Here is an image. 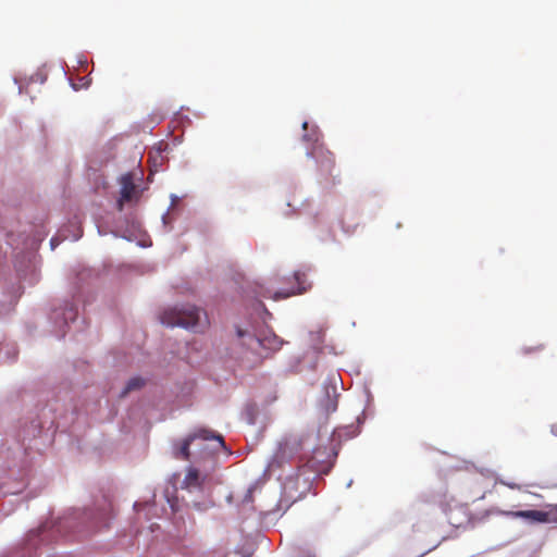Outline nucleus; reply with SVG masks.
I'll list each match as a JSON object with an SVG mask.
<instances>
[{
	"mask_svg": "<svg viewBox=\"0 0 557 557\" xmlns=\"http://www.w3.org/2000/svg\"><path fill=\"white\" fill-rule=\"evenodd\" d=\"M161 323L168 326H182L202 332L209 325L207 313L193 305L170 308L160 315Z\"/></svg>",
	"mask_w": 557,
	"mask_h": 557,
	"instance_id": "obj_1",
	"label": "nucleus"
},
{
	"mask_svg": "<svg viewBox=\"0 0 557 557\" xmlns=\"http://www.w3.org/2000/svg\"><path fill=\"white\" fill-rule=\"evenodd\" d=\"M314 136V138L304 136L306 140H313V147L308 154L315 159L321 175L325 177L333 176L335 157L323 144L318 143V135Z\"/></svg>",
	"mask_w": 557,
	"mask_h": 557,
	"instance_id": "obj_2",
	"label": "nucleus"
},
{
	"mask_svg": "<svg viewBox=\"0 0 557 557\" xmlns=\"http://www.w3.org/2000/svg\"><path fill=\"white\" fill-rule=\"evenodd\" d=\"M196 440L214 441L219 448L225 447V443L222 435L216 434L207 429H199L195 433L188 435L186 438L182 441L178 449L174 453V457L176 459L188 460L190 457V445Z\"/></svg>",
	"mask_w": 557,
	"mask_h": 557,
	"instance_id": "obj_3",
	"label": "nucleus"
},
{
	"mask_svg": "<svg viewBox=\"0 0 557 557\" xmlns=\"http://www.w3.org/2000/svg\"><path fill=\"white\" fill-rule=\"evenodd\" d=\"M288 281L294 283L290 288L277 290L273 295L264 293L263 297L273 298L274 300L286 299L294 295L304 294L311 287L306 274L301 272H295Z\"/></svg>",
	"mask_w": 557,
	"mask_h": 557,
	"instance_id": "obj_4",
	"label": "nucleus"
},
{
	"mask_svg": "<svg viewBox=\"0 0 557 557\" xmlns=\"http://www.w3.org/2000/svg\"><path fill=\"white\" fill-rule=\"evenodd\" d=\"M448 523L454 528H465L474 521L468 505L455 503L449 505L446 510Z\"/></svg>",
	"mask_w": 557,
	"mask_h": 557,
	"instance_id": "obj_5",
	"label": "nucleus"
},
{
	"mask_svg": "<svg viewBox=\"0 0 557 557\" xmlns=\"http://www.w3.org/2000/svg\"><path fill=\"white\" fill-rule=\"evenodd\" d=\"M113 513V504L110 499L103 498L102 504L96 509V511H88L87 517L91 520L94 528L100 529L108 527V521Z\"/></svg>",
	"mask_w": 557,
	"mask_h": 557,
	"instance_id": "obj_6",
	"label": "nucleus"
},
{
	"mask_svg": "<svg viewBox=\"0 0 557 557\" xmlns=\"http://www.w3.org/2000/svg\"><path fill=\"white\" fill-rule=\"evenodd\" d=\"M121 184V196L117 200L116 207L119 211H122L124 208V202L132 201L136 196L137 186L135 184V178L132 173H126L122 175L120 180Z\"/></svg>",
	"mask_w": 557,
	"mask_h": 557,
	"instance_id": "obj_7",
	"label": "nucleus"
},
{
	"mask_svg": "<svg viewBox=\"0 0 557 557\" xmlns=\"http://www.w3.org/2000/svg\"><path fill=\"white\" fill-rule=\"evenodd\" d=\"M506 516L513 518H522L534 523H548L552 521L550 515L542 510H518V511H506Z\"/></svg>",
	"mask_w": 557,
	"mask_h": 557,
	"instance_id": "obj_8",
	"label": "nucleus"
},
{
	"mask_svg": "<svg viewBox=\"0 0 557 557\" xmlns=\"http://www.w3.org/2000/svg\"><path fill=\"white\" fill-rule=\"evenodd\" d=\"M203 484L199 471L196 468H188L187 473L182 482V487L188 491L200 490Z\"/></svg>",
	"mask_w": 557,
	"mask_h": 557,
	"instance_id": "obj_9",
	"label": "nucleus"
},
{
	"mask_svg": "<svg viewBox=\"0 0 557 557\" xmlns=\"http://www.w3.org/2000/svg\"><path fill=\"white\" fill-rule=\"evenodd\" d=\"M145 385V381L141 377H132L127 383L123 392L121 393V396L124 397L132 391H136L141 388Z\"/></svg>",
	"mask_w": 557,
	"mask_h": 557,
	"instance_id": "obj_10",
	"label": "nucleus"
},
{
	"mask_svg": "<svg viewBox=\"0 0 557 557\" xmlns=\"http://www.w3.org/2000/svg\"><path fill=\"white\" fill-rule=\"evenodd\" d=\"M503 484L505 486H508L509 488L511 490H520L521 488V485L517 484V483H513V482H506L504 480H498V479H495V484Z\"/></svg>",
	"mask_w": 557,
	"mask_h": 557,
	"instance_id": "obj_11",
	"label": "nucleus"
},
{
	"mask_svg": "<svg viewBox=\"0 0 557 557\" xmlns=\"http://www.w3.org/2000/svg\"><path fill=\"white\" fill-rule=\"evenodd\" d=\"M64 319L67 320V319H71V320H74L75 317H76V311L75 309L71 306L70 308L65 309L64 311Z\"/></svg>",
	"mask_w": 557,
	"mask_h": 557,
	"instance_id": "obj_12",
	"label": "nucleus"
},
{
	"mask_svg": "<svg viewBox=\"0 0 557 557\" xmlns=\"http://www.w3.org/2000/svg\"><path fill=\"white\" fill-rule=\"evenodd\" d=\"M336 408H337V401L335 399H329L327 406H326V411L333 412L336 410Z\"/></svg>",
	"mask_w": 557,
	"mask_h": 557,
	"instance_id": "obj_13",
	"label": "nucleus"
},
{
	"mask_svg": "<svg viewBox=\"0 0 557 557\" xmlns=\"http://www.w3.org/2000/svg\"><path fill=\"white\" fill-rule=\"evenodd\" d=\"M281 345H282V342L276 336H274V338H273V347L274 348H278Z\"/></svg>",
	"mask_w": 557,
	"mask_h": 557,
	"instance_id": "obj_14",
	"label": "nucleus"
},
{
	"mask_svg": "<svg viewBox=\"0 0 557 557\" xmlns=\"http://www.w3.org/2000/svg\"><path fill=\"white\" fill-rule=\"evenodd\" d=\"M552 431L557 436V423L553 425Z\"/></svg>",
	"mask_w": 557,
	"mask_h": 557,
	"instance_id": "obj_15",
	"label": "nucleus"
},
{
	"mask_svg": "<svg viewBox=\"0 0 557 557\" xmlns=\"http://www.w3.org/2000/svg\"><path fill=\"white\" fill-rule=\"evenodd\" d=\"M50 244L52 247L57 245V238H51Z\"/></svg>",
	"mask_w": 557,
	"mask_h": 557,
	"instance_id": "obj_16",
	"label": "nucleus"
},
{
	"mask_svg": "<svg viewBox=\"0 0 557 557\" xmlns=\"http://www.w3.org/2000/svg\"><path fill=\"white\" fill-rule=\"evenodd\" d=\"M237 334H238V336H239V337H243V336H244V332H243V331H240V330H238Z\"/></svg>",
	"mask_w": 557,
	"mask_h": 557,
	"instance_id": "obj_17",
	"label": "nucleus"
},
{
	"mask_svg": "<svg viewBox=\"0 0 557 557\" xmlns=\"http://www.w3.org/2000/svg\"><path fill=\"white\" fill-rule=\"evenodd\" d=\"M302 127L306 129L308 127V123L307 122H304L302 123Z\"/></svg>",
	"mask_w": 557,
	"mask_h": 557,
	"instance_id": "obj_18",
	"label": "nucleus"
},
{
	"mask_svg": "<svg viewBox=\"0 0 557 557\" xmlns=\"http://www.w3.org/2000/svg\"><path fill=\"white\" fill-rule=\"evenodd\" d=\"M265 341H267V339H262V341L260 342V344H261L262 346H265V343H264Z\"/></svg>",
	"mask_w": 557,
	"mask_h": 557,
	"instance_id": "obj_19",
	"label": "nucleus"
}]
</instances>
